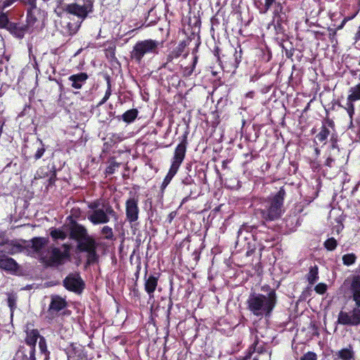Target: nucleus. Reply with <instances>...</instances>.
<instances>
[{
  "label": "nucleus",
  "mask_w": 360,
  "mask_h": 360,
  "mask_svg": "<svg viewBox=\"0 0 360 360\" xmlns=\"http://www.w3.org/2000/svg\"><path fill=\"white\" fill-rule=\"evenodd\" d=\"M261 290L266 295L252 292L247 301V309L255 316H270L278 302L276 289L265 284L261 287Z\"/></svg>",
  "instance_id": "1"
},
{
  "label": "nucleus",
  "mask_w": 360,
  "mask_h": 360,
  "mask_svg": "<svg viewBox=\"0 0 360 360\" xmlns=\"http://www.w3.org/2000/svg\"><path fill=\"white\" fill-rule=\"evenodd\" d=\"M286 195L283 186L275 194L266 198L262 202L257 213L266 221H274L280 219L284 213L283 203Z\"/></svg>",
  "instance_id": "2"
},
{
  "label": "nucleus",
  "mask_w": 360,
  "mask_h": 360,
  "mask_svg": "<svg viewBox=\"0 0 360 360\" xmlns=\"http://www.w3.org/2000/svg\"><path fill=\"white\" fill-rule=\"evenodd\" d=\"M352 298L356 307L352 311H340L338 314V323L343 326L360 325V280L353 279L351 284Z\"/></svg>",
  "instance_id": "3"
},
{
  "label": "nucleus",
  "mask_w": 360,
  "mask_h": 360,
  "mask_svg": "<svg viewBox=\"0 0 360 360\" xmlns=\"http://www.w3.org/2000/svg\"><path fill=\"white\" fill-rule=\"evenodd\" d=\"M162 42L148 39L137 41L133 46L132 51L130 52V58L136 63H141L143 58L146 54H158L159 53V47L162 46Z\"/></svg>",
  "instance_id": "4"
},
{
  "label": "nucleus",
  "mask_w": 360,
  "mask_h": 360,
  "mask_svg": "<svg viewBox=\"0 0 360 360\" xmlns=\"http://www.w3.org/2000/svg\"><path fill=\"white\" fill-rule=\"evenodd\" d=\"M27 6L26 22L31 27L37 22H43L46 18L47 13L42 6H37V0H21Z\"/></svg>",
  "instance_id": "5"
},
{
  "label": "nucleus",
  "mask_w": 360,
  "mask_h": 360,
  "mask_svg": "<svg viewBox=\"0 0 360 360\" xmlns=\"http://www.w3.org/2000/svg\"><path fill=\"white\" fill-rule=\"evenodd\" d=\"M97 248L98 243L94 238H88L87 241L77 243V250L86 253L85 266L98 263L99 255L97 253Z\"/></svg>",
  "instance_id": "6"
},
{
  "label": "nucleus",
  "mask_w": 360,
  "mask_h": 360,
  "mask_svg": "<svg viewBox=\"0 0 360 360\" xmlns=\"http://www.w3.org/2000/svg\"><path fill=\"white\" fill-rule=\"evenodd\" d=\"M94 3V0H75L66 8V13L84 20L89 13H93Z\"/></svg>",
  "instance_id": "7"
},
{
  "label": "nucleus",
  "mask_w": 360,
  "mask_h": 360,
  "mask_svg": "<svg viewBox=\"0 0 360 360\" xmlns=\"http://www.w3.org/2000/svg\"><path fill=\"white\" fill-rule=\"evenodd\" d=\"M190 41L191 39L189 38L179 41L177 46L167 54L165 62L162 64L161 68L172 71L173 69L172 68V65L174 64V60L178 59L181 56H184V58H186L188 56V51L187 47L189 45Z\"/></svg>",
  "instance_id": "8"
},
{
  "label": "nucleus",
  "mask_w": 360,
  "mask_h": 360,
  "mask_svg": "<svg viewBox=\"0 0 360 360\" xmlns=\"http://www.w3.org/2000/svg\"><path fill=\"white\" fill-rule=\"evenodd\" d=\"M189 131L186 129L181 137H179L180 143L174 149V155L172 159L171 166L179 169L181 165L184 162L188 146V136Z\"/></svg>",
  "instance_id": "9"
},
{
  "label": "nucleus",
  "mask_w": 360,
  "mask_h": 360,
  "mask_svg": "<svg viewBox=\"0 0 360 360\" xmlns=\"http://www.w3.org/2000/svg\"><path fill=\"white\" fill-rule=\"evenodd\" d=\"M63 283L66 290L76 294H81L85 288V283L77 272L69 274Z\"/></svg>",
  "instance_id": "10"
},
{
  "label": "nucleus",
  "mask_w": 360,
  "mask_h": 360,
  "mask_svg": "<svg viewBox=\"0 0 360 360\" xmlns=\"http://www.w3.org/2000/svg\"><path fill=\"white\" fill-rule=\"evenodd\" d=\"M360 101V83L351 86L348 90L346 103L342 105L338 103L339 107L344 109L347 113L353 114L355 111V102Z\"/></svg>",
  "instance_id": "11"
},
{
  "label": "nucleus",
  "mask_w": 360,
  "mask_h": 360,
  "mask_svg": "<svg viewBox=\"0 0 360 360\" xmlns=\"http://www.w3.org/2000/svg\"><path fill=\"white\" fill-rule=\"evenodd\" d=\"M139 212L138 197L128 198L125 202L126 221L130 224H133L138 221Z\"/></svg>",
  "instance_id": "12"
},
{
  "label": "nucleus",
  "mask_w": 360,
  "mask_h": 360,
  "mask_svg": "<svg viewBox=\"0 0 360 360\" xmlns=\"http://www.w3.org/2000/svg\"><path fill=\"white\" fill-rule=\"evenodd\" d=\"M41 337L37 329H32L26 331L25 342L30 347L29 356L24 355L22 360H36L35 348L37 340Z\"/></svg>",
  "instance_id": "13"
},
{
  "label": "nucleus",
  "mask_w": 360,
  "mask_h": 360,
  "mask_svg": "<svg viewBox=\"0 0 360 360\" xmlns=\"http://www.w3.org/2000/svg\"><path fill=\"white\" fill-rule=\"evenodd\" d=\"M70 238L79 243L87 241L88 238H93L88 234L86 229L76 221H72L70 227Z\"/></svg>",
  "instance_id": "14"
},
{
  "label": "nucleus",
  "mask_w": 360,
  "mask_h": 360,
  "mask_svg": "<svg viewBox=\"0 0 360 360\" xmlns=\"http://www.w3.org/2000/svg\"><path fill=\"white\" fill-rule=\"evenodd\" d=\"M26 245L27 250L31 249L32 252L41 257V259L44 261L45 257L43 256V250L49 244V239L46 237H34L30 240Z\"/></svg>",
  "instance_id": "15"
},
{
  "label": "nucleus",
  "mask_w": 360,
  "mask_h": 360,
  "mask_svg": "<svg viewBox=\"0 0 360 360\" xmlns=\"http://www.w3.org/2000/svg\"><path fill=\"white\" fill-rule=\"evenodd\" d=\"M160 274L153 272L148 274V270L145 271L144 275V290L150 297L154 296V292L158 287Z\"/></svg>",
  "instance_id": "16"
},
{
  "label": "nucleus",
  "mask_w": 360,
  "mask_h": 360,
  "mask_svg": "<svg viewBox=\"0 0 360 360\" xmlns=\"http://www.w3.org/2000/svg\"><path fill=\"white\" fill-rule=\"evenodd\" d=\"M63 247L65 250L63 252L58 248H52L51 250V256L47 260V264L50 266L60 265L63 262L64 259L69 257V246L64 244Z\"/></svg>",
  "instance_id": "17"
},
{
  "label": "nucleus",
  "mask_w": 360,
  "mask_h": 360,
  "mask_svg": "<svg viewBox=\"0 0 360 360\" xmlns=\"http://www.w3.org/2000/svg\"><path fill=\"white\" fill-rule=\"evenodd\" d=\"M225 52L231 53L232 59L230 65L234 70L237 69L243 58V49L240 44H238V46L235 47L231 43H227Z\"/></svg>",
  "instance_id": "18"
},
{
  "label": "nucleus",
  "mask_w": 360,
  "mask_h": 360,
  "mask_svg": "<svg viewBox=\"0 0 360 360\" xmlns=\"http://www.w3.org/2000/svg\"><path fill=\"white\" fill-rule=\"evenodd\" d=\"M68 306L67 301L65 298L61 297L58 295H52L51 296V302L48 308V313L54 315H58V311L65 309Z\"/></svg>",
  "instance_id": "19"
},
{
  "label": "nucleus",
  "mask_w": 360,
  "mask_h": 360,
  "mask_svg": "<svg viewBox=\"0 0 360 360\" xmlns=\"http://www.w3.org/2000/svg\"><path fill=\"white\" fill-rule=\"evenodd\" d=\"M0 269L14 274L18 270L19 265L14 259L9 257L2 250H0Z\"/></svg>",
  "instance_id": "20"
},
{
  "label": "nucleus",
  "mask_w": 360,
  "mask_h": 360,
  "mask_svg": "<svg viewBox=\"0 0 360 360\" xmlns=\"http://www.w3.org/2000/svg\"><path fill=\"white\" fill-rule=\"evenodd\" d=\"M30 27L31 26L28 25V23L26 25H21L20 23L12 22L7 30L9 31V32L15 37L22 39L25 37V34L29 31Z\"/></svg>",
  "instance_id": "21"
},
{
  "label": "nucleus",
  "mask_w": 360,
  "mask_h": 360,
  "mask_svg": "<svg viewBox=\"0 0 360 360\" xmlns=\"http://www.w3.org/2000/svg\"><path fill=\"white\" fill-rule=\"evenodd\" d=\"M88 79L89 75L84 72L72 75L68 77V80L71 82V87L74 89H81Z\"/></svg>",
  "instance_id": "22"
},
{
  "label": "nucleus",
  "mask_w": 360,
  "mask_h": 360,
  "mask_svg": "<svg viewBox=\"0 0 360 360\" xmlns=\"http://www.w3.org/2000/svg\"><path fill=\"white\" fill-rule=\"evenodd\" d=\"M289 10L284 3L276 2L274 9V20H278L279 22H287Z\"/></svg>",
  "instance_id": "23"
},
{
  "label": "nucleus",
  "mask_w": 360,
  "mask_h": 360,
  "mask_svg": "<svg viewBox=\"0 0 360 360\" xmlns=\"http://www.w3.org/2000/svg\"><path fill=\"white\" fill-rule=\"evenodd\" d=\"M88 219L94 224H107L110 221V217L103 209L94 210Z\"/></svg>",
  "instance_id": "24"
},
{
  "label": "nucleus",
  "mask_w": 360,
  "mask_h": 360,
  "mask_svg": "<svg viewBox=\"0 0 360 360\" xmlns=\"http://www.w3.org/2000/svg\"><path fill=\"white\" fill-rule=\"evenodd\" d=\"M193 54L194 56L191 63L185 67L182 65H181V75L183 77H189L195 72L196 65L198 62V56L194 53V51H193Z\"/></svg>",
  "instance_id": "25"
},
{
  "label": "nucleus",
  "mask_w": 360,
  "mask_h": 360,
  "mask_svg": "<svg viewBox=\"0 0 360 360\" xmlns=\"http://www.w3.org/2000/svg\"><path fill=\"white\" fill-rule=\"evenodd\" d=\"M179 171L178 168H176L175 167H172L170 165L169 169L165 176V177L163 179V181L160 186V192L162 195H163L165 188L169 184L171 181L172 180L173 177L176 175L177 172Z\"/></svg>",
  "instance_id": "26"
},
{
  "label": "nucleus",
  "mask_w": 360,
  "mask_h": 360,
  "mask_svg": "<svg viewBox=\"0 0 360 360\" xmlns=\"http://www.w3.org/2000/svg\"><path fill=\"white\" fill-rule=\"evenodd\" d=\"M319 268L317 265L311 266L309 268L306 278L309 285H313L319 280Z\"/></svg>",
  "instance_id": "27"
},
{
  "label": "nucleus",
  "mask_w": 360,
  "mask_h": 360,
  "mask_svg": "<svg viewBox=\"0 0 360 360\" xmlns=\"http://www.w3.org/2000/svg\"><path fill=\"white\" fill-rule=\"evenodd\" d=\"M139 111L136 108H132L127 110L122 115V120L126 123L133 122L137 117Z\"/></svg>",
  "instance_id": "28"
},
{
  "label": "nucleus",
  "mask_w": 360,
  "mask_h": 360,
  "mask_svg": "<svg viewBox=\"0 0 360 360\" xmlns=\"http://www.w3.org/2000/svg\"><path fill=\"white\" fill-rule=\"evenodd\" d=\"M124 139L123 134L112 133L108 134V141L104 143L109 147H112L115 144L120 143Z\"/></svg>",
  "instance_id": "29"
},
{
  "label": "nucleus",
  "mask_w": 360,
  "mask_h": 360,
  "mask_svg": "<svg viewBox=\"0 0 360 360\" xmlns=\"http://www.w3.org/2000/svg\"><path fill=\"white\" fill-rule=\"evenodd\" d=\"M330 130L325 124H323L320 131L316 135V139L320 142L326 143V140L330 135Z\"/></svg>",
  "instance_id": "30"
},
{
  "label": "nucleus",
  "mask_w": 360,
  "mask_h": 360,
  "mask_svg": "<svg viewBox=\"0 0 360 360\" xmlns=\"http://www.w3.org/2000/svg\"><path fill=\"white\" fill-rule=\"evenodd\" d=\"M7 304L10 309L11 316H13L15 309L17 307L18 295L15 292H9L7 294Z\"/></svg>",
  "instance_id": "31"
},
{
  "label": "nucleus",
  "mask_w": 360,
  "mask_h": 360,
  "mask_svg": "<svg viewBox=\"0 0 360 360\" xmlns=\"http://www.w3.org/2000/svg\"><path fill=\"white\" fill-rule=\"evenodd\" d=\"M51 237L54 240H65L67 234L63 230L59 229H52L50 231Z\"/></svg>",
  "instance_id": "32"
},
{
  "label": "nucleus",
  "mask_w": 360,
  "mask_h": 360,
  "mask_svg": "<svg viewBox=\"0 0 360 360\" xmlns=\"http://www.w3.org/2000/svg\"><path fill=\"white\" fill-rule=\"evenodd\" d=\"M105 79H106V82H107V89L105 91V95L103 96V98H102V100L98 103V106L99 105H101L103 104H104L110 98L111 94H112V90H111V81H110V78L109 76H106L105 77Z\"/></svg>",
  "instance_id": "33"
},
{
  "label": "nucleus",
  "mask_w": 360,
  "mask_h": 360,
  "mask_svg": "<svg viewBox=\"0 0 360 360\" xmlns=\"http://www.w3.org/2000/svg\"><path fill=\"white\" fill-rule=\"evenodd\" d=\"M354 352L350 348H345L339 351L338 356L342 360H351L353 358Z\"/></svg>",
  "instance_id": "34"
},
{
  "label": "nucleus",
  "mask_w": 360,
  "mask_h": 360,
  "mask_svg": "<svg viewBox=\"0 0 360 360\" xmlns=\"http://www.w3.org/2000/svg\"><path fill=\"white\" fill-rule=\"evenodd\" d=\"M324 248L328 251H333L338 246V242L333 237L328 238L323 243Z\"/></svg>",
  "instance_id": "35"
},
{
  "label": "nucleus",
  "mask_w": 360,
  "mask_h": 360,
  "mask_svg": "<svg viewBox=\"0 0 360 360\" xmlns=\"http://www.w3.org/2000/svg\"><path fill=\"white\" fill-rule=\"evenodd\" d=\"M356 257L354 253L345 254L342 256V262L346 266H350L355 263Z\"/></svg>",
  "instance_id": "36"
},
{
  "label": "nucleus",
  "mask_w": 360,
  "mask_h": 360,
  "mask_svg": "<svg viewBox=\"0 0 360 360\" xmlns=\"http://www.w3.org/2000/svg\"><path fill=\"white\" fill-rule=\"evenodd\" d=\"M11 22L7 14L1 11L0 13V29L8 30Z\"/></svg>",
  "instance_id": "37"
},
{
  "label": "nucleus",
  "mask_w": 360,
  "mask_h": 360,
  "mask_svg": "<svg viewBox=\"0 0 360 360\" xmlns=\"http://www.w3.org/2000/svg\"><path fill=\"white\" fill-rule=\"evenodd\" d=\"M120 166V163L116 162L113 158L110 162L109 165L105 169V174L110 175L115 173L117 168Z\"/></svg>",
  "instance_id": "38"
},
{
  "label": "nucleus",
  "mask_w": 360,
  "mask_h": 360,
  "mask_svg": "<svg viewBox=\"0 0 360 360\" xmlns=\"http://www.w3.org/2000/svg\"><path fill=\"white\" fill-rule=\"evenodd\" d=\"M101 233L104 236V238L107 240H113L114 234L112 229L109 226H104L101 231Z\"/></svg>",
  "instance_id": "39"
},
{
  "label": "nucleus",
  "mask_w": 360,
  "mask_h": 360,
  "mask_svg": "<svg viewBox=\"0 0 360 360\" xmlns=\"http://www.w3.org/2000/svg\"><path fill=\"white\" fill-rule=\"evenodd\" d=\"M12 246L11 250L9 252L11 254H14L16 252H22L25 248H26V246L24 247L22 245H21L20 243L14 240H11L9 243Z\"/></svg>",
  "instance_id": "40"
},
{
  "label": "nucleus",
  "mask_w": 360,
  "mask_h": 360,
  "mask_svg": "<svg viewBox=\"0 0 360 360\" xmlns=\"http://www.w3.org/2000/svg\"><path fill=\"white\" fill-rule=\"evenodd\" d=\"M39 347L40 352L42 354H44L46 355L49 354V352L48 351V349H47L46 340L44 336L41 335V337L39 338Z\"/></svg>",
  "instance_id": "41"
},
{
  "label": "nucleus",
  "mask_w": 360,
  "mask_h": 360,
  "mask_svg": "<svg viewBox=\"0 0 360 360\" xmlns=\"http://www.w3.org/2000/svg\"><path fill=\"white\" fill-rule=\"evenodd\" d=\"M105 210L104 211L107 213V215L110 217H112L115 221L118 219V214L114 210L113 207L110 205L107 204L104 206Z\"/></svg>",
  "instance_id": "42"
},
{
  "label": "nucleus",
  "mask_w": 360,
  "mask_h": 360,
  "mask_svg": "<svg viewBox=\"0 0 360 360\" xmlns=\"http://www.w3.org/2000/svg\"><path fill=\"white\" fill-rule=\"evenodd\" d=\"M328 286L324 283H319L314 287V290L319 295H323L326 292Z\"/></svg>",
  "instance_id": "43"
},
{
  "label": "nucleus",
  "mask_w": 360,
  "mask_h": 360,
  "mask_svg": "<svg viewBox=\"0 0 360 360\" xmlns=\"http://www.w3.org/2000/svg\"><path fill=\"white\" fill-rule=\"evenodd\" d=\"M130 295L136 301L141 300V292L137 288L136 281L134 283V286L131 289Z\"/></svg>",
  "instance_id": "44"
},
{
  "label": "nucleus",
  "mask_w": 360,
  "mask_h": 360,
  "mask_svg": "<svg viewBox=\"0 0 360 360\" xmlns=\"http://www.w3.org/2000/svg\"><path fill=\"white\" fill-rule=\"evenodd\" d=\"M226 44L222 45L221 46H215L213 50L214 55L217 58V60L221 61V53L222 51H225Z\"/></svg>",
  "instance_id": "45"
},
{
  "label": "nucleus",
  "mask_w": 360,
  "mask_h": 360,
  "mask_svg": "<svg viewBox=\"0 0 360 360\" xmlns=\"http://www.w3.org/2000/svg\"><path fill=\"white\" fill-rule=\"evenodd\" d=\"M40 143H41V147L37 148V150L34 155V158L35 160L40 159L44 155V154L46 151V149L44 148V145L42 141H40Z\"/></svg>",
  "instance_id": "46"
},
{
  "label": "nucleus",
  "mask_w": 360,
  "mask_h": 360,
  "mask_svg": "<svg viewBox=\"0 0 360 360\" xmlns=\"http://www.w3.org/2000/svg\"><path fill=\"white\" fill-rule=\"evenodd\" d=\"M16 0H1L0 2V9L3 11L6 8L13 4Z\"/></svg>",
  "instance_id": "47"
},
{
  "label": "nucleus",
  "mask_w": 360,
  "mask_h": 360,
  "mask_svg": "<svg viewBox=\"0 0 360 360\" xmlns=\"http://www.w3.org/2000/svg\"><path fill=\"white\" fill-rule=\"evenodd\" d=\"M75 0H58L60 7L66 13V8L69 5H72Z\"/></svg>",
  "instance_id": "48"
},
{
  "label": "nucleus",
  "mask_w": 360,
  "mask_h": 360,
  "mask_svg": "<svg viewBox=\"0 0 360 360\" xmlns=\"http://www.w3.org/2000/svg\"><path fill=\"white\" fill-rule=\"evenodd\" d=\"M258 344H259V338L257 337H256L254 342L252 344L251 347H250V350H252V352H257L258 353L262 352V348L257 347Z\"/></svg>",
  "instance_id": "49"
},
{
  "label": "nucleus",
  "mask_w": 360,
  "mask_h": 360,
  "mask_svg": "<svg viewBox=\"0 0 360 360\" xmlns=\"http://www.w3.org/2000/svg\"><path fill=\"white\" fill-rule=\"evenodd\" d=\"M221 58H222V61L231 64V60L232 59L231 53H229V52L222 51L221 53Z\"/></svg>",
  "instance_id": "50"
},
{
  "label": "nucleus",
  "mask_w": 360,
  "mask_h": 360,
  "mask_svg": "<svg viewBox=\"0 0 360 360\" xmlns=\"http://www.w3.org/2000/svg\"><path fill=\"white\" fill-rule=\"evenodd\" d=\"M316 354L313 352H308L301 357V360H316Z\"/></svg>",
  "instance_id": "51"
},
{
  "label": "nucleus",
  "mask_w": 360,
  "mask_h": 360,
  "mask_svg": "<svg viewBox=\"0 0 360 360\" xmlns=\"http://www.w3.org/2000/svg\"><path fill=\"white\" fill-rule=\"evenodd\" d=\"M274 21H275L274 27H275V30H276L277 33H283L284 28L283 27V24L285 22H279L278 20H274Z\"/></svg>",
  "instance_id": "52"
},
{
  "label": "nucleus",
  "mask_w": 360,
  "mask_h": 360,
  "mask_svg": "<svg viewBox=\"0 0 360 360\" xmlns=\"http://www.w3.org/2000/svg\"><path fill=\"white\" fill-rule=\"evenodd\" d=\"M181 182L184 185L188 186L194 184V179L189 174H187L185 177H184L181 180Z\"/></svg>",
  "instance_id": "53"
},
{
  "label": "nucleus",
  "mask_w": 360,
  "mask_h": 360,
  "mask_svg": "<svg viewBox=\"0 0 360 360\" xmlns=\"http://www.w3.org/2000/svg\"><path fill=\"white\" fill-rule=\"evenodd\" d=\"M330 142L331 143L330 148L332 149L338 148V136L336 134H332L330 139Z\"/></svg>",
  "instance_id": "54"
},
{
  "label": "nucleus",
  "mask_w": 360,
  "mask_h": 360,
  "mask_svg": "<svg viewBox=\"0 0 360 360\" xmlns=\"http://www.w3.org/2000/svg\"><path fill=\"white\" fill-rule=\"evenodd\" d=\"M243 156L245 158V160L243 163L244 165H247V164L251 162L253 160V159H255L257 157V155H253L252 154V153H244Z\"/></svg>",
  "instance_id": "55"
},
{
  "label": "nucleus",
  "mask_w": 360,
  "mask_h": 360,
  "mask_svg": "<svg viewBox=\"0 0 360 360\" xmlns=\"http://www.w3.org/2000/svg\"><path fill=\"white\" fill-rule=\"evenodd\" d=\"M337 28L336 29H332L328 28V37L331 42H333L334 40H335L336 34H337Z\"/></svg>",
  "instance_id": "56"
},
{
  "label": "nucleus",
  "mask_w": 360,
  "mask_h": 360,
  "mask_svg": "<svg viewBox=\"0 0 360 360\" xmlns=\"http://www.w3.org/2000/svg\"><path fill=\"white\" fill-rule=\"evenodd\" d=\"M276 4V0H264V8L266 11H268L273 5Z\"/></svg>",
  "instance_id": "57"
},
{
  "label": "nucleus",
  "mask_w": 360,
  "mask_h": 360,
  "mask_svg": "<svg viewBox=\"0 0 360 360\" xmlns=\"http://www.w3.org/2000/svg\"><path fill=\"white\" fill-rule=\"evenodd\" d=\"M349 117V125H348V129H353L354 127V123H353V120H354V116L355 115V111H354V113L353 114H349V113H347Z\"/></svg>",
  "instance_id": "58"
},
{
  "label": "nucleus",
  "mask_w": 360,
  "mask_h": 360,
  "mask_svg": "<svg viewBox=\"0 0 360 360\" xmlns=\"http://www.w3.org/2000/svg\"><path fill=\"white\" fill-rule=\"evenodd\" d=\"M75 350V347H74L73 345H71V348L68 349L67 354L68 357V360H70V359L72 356V354Z\"/></svg>",
  "instance_id": "59"
},
{
  "label": "nucleus",
  "mask_w": 360,
  "mask_h": 360,
  "mask_svg": "<svg viewBox=\"0 0 360 360\" xmlns=\"http://www.w3.org/2000/svg\"><path fill=\"white\" fill-rule=\"evenodd\" d=\"M333 162L334 159L331 157H328L325 162V165L328 167H331Z\"/></svg>",
  "instance_id": "60"
},
{
  "label": "nucleus",
  "mask_w": 360,
  "mask_h": 360,
  "mask_svg": "<svg viewBox=\"0 0 360 360\" xmlns=\"http://www.w3.org/2000/svg\"><path fill=\"white\" fill-rule=\"evenodd\" d=\"M56 180V174L55 172H53L49 179V184L50 185L53 184L55 183Z\"/></svg>",
  "instance_id": "61"
},
{
  "label": "nucleus",
  "mask_w": 360,
  "mask_h": 360,
  "mask_svg": "<svg viewBox=\"0 0 360 360\" xmlns=\"http://www.w3.org/2000/svg\"><path fill=\"white\" fill-rule=\"evenodd\" d=\"M176 212H172L169 214V215L167 217V220H168L169 223H171L172 221L174 218L176 217Z\"/></svg>",
  "instance_id": "62"
},
{
  "label": "nucleus",
  "mask_w": 360,
  "mask_h": 360,
  "mask_svg": "<svg viewBox=\"0 0 360 360\" xmlns=\"http://www.w3.org/2000/svg\"><path fill=\"white\" fill-rule=\"evenodd\" d=\"M354 39L356 41H360V25L358 27V30L354 35Z\"/></svg>",
  "instance_id": "63"
},
{
  "label": "nucleus",
  "mask_w": 360,
  "mask_h": 360,
  "mask_svg": "<svg viewBox=\"0 0 360 360\" xmlns=\"http://www.w3.org/2000/svg\"><path fill=\"white\" fill-rule=\"evenodd\" d=\"M98 205H99V203L98 202H94L91 203L89 205V207L95 210H98L97 207H98Z\"/></svg>",
  "instance_id": "64"
}]
</instances>
